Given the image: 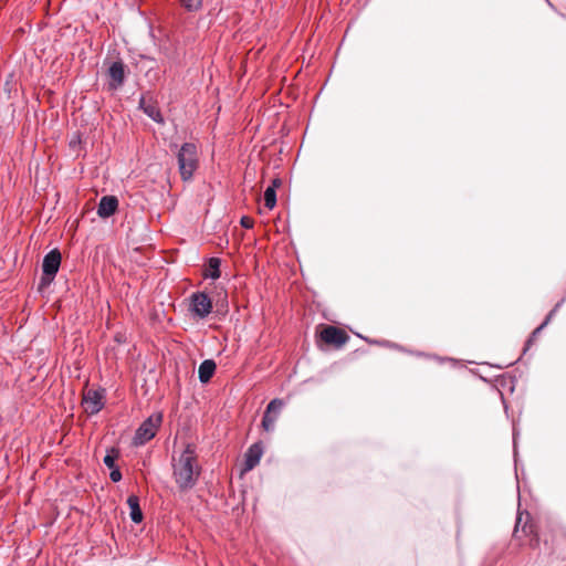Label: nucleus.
<instances>
[{
	"mask_svg": "<svg viewBox=\"0 0 566 566\" xmlns=\"http://www.w3.org/2000/svg\"><path fill=\"white\" fill-rule=\"evenodd\" d=\"M177 159L182 180H190L199 164L197 146L193 143H185L177 154Z\"/></svg>",
	"mask_w": 566,
	"mask_h": 566,
	"instance_id": "2",
	"label": "nucleus"
},
{
	"mask_svg": "<svg viewBox=\"0 0 566 566\" xmlns=\"http://www.w3.org/2000/svg\"><path fill=\"white\" fill-rule=\"evenodd\" d=\"M263 454V448L261 443L252 444L244 455V467L242 473L251 471L254 467H256L261 460Z\"/></svg>",
	"mask_w": 566,
	"mask_h": 566,
	"instance_id": "10",
	"label": "nucleus"
},
{
	"mask_svg": "<svg viewBox=\"0 0 566 566\" xmlns=\"http://www.w3.org/2000/svg\"><path fill=\"white\" fill-rule=\"evenodd\" d=\"M216 363L211 359L203 360L198 369L199 380L203 384L208 382L216 371Z\"/></svg>",
	"mask_w": 566,
	"mask_h": 566,
	"instance_id": "13",
	"label": "nucleus"
},
{
	"mask_svg": "<svg viewBox=\"0 0 566 566\" xmlns=\"http://www.w3.org/2000/svg\"><path fill=\"white\" fill-rule=\"evenodd\" d=\"M180 2L188 11H198L202 6V0H180Z\"/></svg>",
	"mask_w": 566,
	"mask_h": 566,
	"instance_id": "18",
	"label": "nucleus"
},
{
	"mask_svg": "<svg viewBox=\"0 0 566 566\" xmlns=\"http://www.w3.org/2000/svg\"><path fill=\"white\" fill-rule=\"evenodd\" d=\"M109 88L117 90L125 81V65L122 61H115L108 67Z\"/></svg>",
	"mask_w": 566,
	"mask_h": 566,
	"instance_id": "9",
	"label": "nucleus"
},
{
	"mask_svg": "<svg viewBox=\"0 0 566 566\" xmlns=\"http://www.w3.org/2000/svg\"><path fill=\"white\" fill-rule=\"evenodd\" d=\"M321 338L326 344L342 346L347 342L348 336L344 331H342L335 326H326L321 332Z\"/></svg>",
	"mask_w": 566,
	"mask_h": 566,
	"instance_id": "8",
	"label": "nucleus"
},
{
	"mask_svg": "<svg viewBox=\"0 0 566 566\" xmlns=\"http://www.w3.org/2000/svg\"><path fill=\"white\" fill-rule=\"evenodd\" d=\"M163 422L160 412L150 415L136 430L133 442L135 446H144L150 441L157 433Z\"/></svg>",
	"mask_w": 566,
	"mask_h": 566,
	"instance_id": "3",
	"label": "nucleus"
},
{
	"mask_svg": "<svg viewBox=\"0 0 566 566\" xmlns=\"http://www.w3.org/2000/svg\"><path fill=\"white\" fill-rule=\"evenodd\" d=\"M520 523H521V516L517 517V522L515 525V532L518 530Z\"/></svg>",
	"mask_w": 566,
	"mask_h": 566,
	"instance_id": "23",
	"label": "nucleus"
},
{
	"mask_svg": "<svg viewBox=\"0 0 566 566\" xmlns=\"http://www.w3.org/2000/svg\"><path fill=\"white\" fill-rule=\"evenodd\" d=\"M280 185H281V180L280 179H274L270 187H274V189H276V187H279Z\"/></svg>",
	"mask_w": 566,
	"mask_h": 566,
	"instance_id": "22",
	"label": "nucleus"
},
{
	"mask_svg": "<svg viewBox=\"0 0 566 566\" xmlns=\"http://www.w3.org/2000/svg\"><path fill=\"white\" fill-rule=\"evenodd\" d=\"M118 457V452L114 449H112L109 452H107V454L104 457L103 459V462L104 464L109 468V469H114L116 468V464H115V461Z\"/></svg>",
	"mask_w": 566,
	"mask_h": 566,
	"instance_id": "17",
	"label": "nucleus"
},
{
	"mask_svg": "<svg viewBox=\"0 0 566 566\" xmlns=\"http://www.w3.org/2000/svg\"><path fill=\"white\" fill-rule=\"evenodd\" d=\"M127 504L130 510V518L134 523L138 524L143 521V512L139 506V499L137 495H129L127 499Z\"/></svg>",
	"mask_w": 566,
	"mask_h": 566,
	"instance_id": "14",
	"label": "nucleus"
},
{
	"mask_svg": "<svg viewBox=\"0 0 566 566\" xmlns=\"http://www.w3.org/2000/svg\"><path fill=\"white\" fill-rule=\"evenodd\" d=\"M61 265V253L57 249L51 250L43 259L41 286L49 285L55 277Z\"/></svg>",
	"mask_w": 566,
	"mask_h": 566,
	"instance_id": "4",
	"label": "nucleus"
},
{
	"mask_svg": "<svg viewBox=\"0 0 566 566\" xmlns=\"http://www.w3.org/2000/svg\"><path fill=\"white\" fill-rule=\"evenodd\" d=\"M559 304H557L555 306L554 310H552L549 312V314L547 315L546 319L544 321V323L542 325H539L532 334V338L536 337L537 334H539V332L545 327V325L549 322V319L553 317V315L556 313L557 308H558Z\"/></svg>",
	"mask_w": 566,
	"mask_h": 566,
	"instance_id": "19",
	"label": "nucleus"
},
{
	"mask_svg": "<svg viewBox=\"0 0 566 566\" xmlns=\"http://www.w3.org/2000/svg\"><path fill=\"white\" fill-rule=\"evenodd\" d=\"M139 105H140V108L144 111V113L148 117H150L153 120H155L157 123L164 122V118H163L161 113H160L159 108L157 107V105H155L151 102H147L145 97L140 98Z\"/></svg>",
	"mask_w": 566,
	"mask_h": 566,
	"instance_id": "12",
	"label": "nucleus"
},
{
	"mask_svg": "<svg viewBox=\"0 0 566 566\" xmlns=\"http://www.w3.org/2000/svg\"><path fill=\"white\" fill-rule=\"evenodd\" d=\"M264 205L268 209H273L276 205V191L274 187H268L264 191Z\"/></svg>",
	"mask_w": 566,
	"mask_h": 566,
	"instance_id": "16",
	"label": "nucleus"
},
{
	"mask_svg": "<svg viewBox=\"0 0 566 566\" xmlns=\"http://www.w3.org/2000/svg\"><path fill=\"white\" fill-rule=\"evenodd\" d=\"M111 470H112V471H111V474H109L111 480H112L113 482H118V481H120V479H122V473H120L119 469L116 467V468L111 469Z\"/></svg>",
	"mask_w": 566,
	"mask_h": 566,
	"instance_id": "20",
	"label": "nucleus"
},
{
	"mask_svg": "<svg viewBox=\"0 0 566 566\" xmlns=\"http://www.w3.org/2000/svg\"><path fill=\"white\" fill-rule=\"evenodd\" d=\"M240 223L245 229H251L254 224L253 220L250 217H242Z\"/></svg>",
	"mask_w": 566,
	"mask_h": 566,
	"instance_id": "21",
	"label": "nucleus"
},
{
	"mask_svg": "<svg viewBox=\"0 0 566 566\" xmlns=\"http://www.w3.org/2000/svg\"><path fill=\"white\" fill-rule=\"evenodd\" d=\"M201 473L196 446L188 443L185 449L172 457V475L176 484L182 491L192 489Z\"/></svg>",
	"mask_w": 566,
	"mask_h": 566,
	"instance_id": "1",
	"label": "nucleus"
},
{
	"mask_svg": "<svg viewBox=\"0 0 566 566\" xmlns=\"http://www.w3.org/2000/svg\"><path fill=\"white\" fill-rule=\"evenodd\" d=\"M190 312L197 318L207 317L212 311V301L203 292H196L190 296Z\"/></svg>",
	"mask_w": 566,
	"mask_h": 566,
	"instance_id": "5",
	"label": "nucleus"
},
{
	"mask_svg": "<svg viewBox=\"0 0 566 566\" xmlns=\"http://www.w3.org/2000/svg\"><path fill=\"white\" fill-rule=\"evenodd\" d=\"M283 407V401L281 399H273L266 407L262 419V428L265 431H272L274 429L277 416Z\"/></svg>",
	"mask_w": 566,
	"mask_h": 566,
	"instance_id": "7",
	"label": "nucleus"
},
{
	"mask_svg": "<svg viewBox=\"0 0 566 566\" xmlns=\"http://www.w3.org/2000/svg\"><path fill=\"white\" fill-rule=\"evenodd\" d=\"M85 412L90 415L97 413L104 407V391L88 389L83 395L82 400Z\"/></svg>",
	"mask_w": 566,
	"mask_h": 566,
	"instance_id": "6",
	"label": "nucleus"
},
{
	"mask_svg": "<svg viewBox=\"0 0 566 566\" xmlns=\"http://www.w3.org/2000/svg\"><path fill=\"white\" fill-rule=\"evenodd\" d=\"M220 259L218 258H210L208 261V265L205 270V276L211 277L212 280H217L220 277Z\"/></svg>",
	"mask_w": 566,
	"mask_h": 566,
	"instance_id": "15",
	"label": "nucleus"
},
{
	"mask_svg": "<svg viewBox=\"0 0 566 566\" xmlns=\"http://www.w3.org/2000/svg\"><path fill=\"white\" fill-rule=\"evenodd\" d=\"M118 207V200L114 196H104L97 208V214L102 218H108L115 213Z\"/></svg>",
	"mask_w": 566,
	"mask_h": 566,
	"instance_id": "11",
	"label": "nucleus"
}]
</instances>
